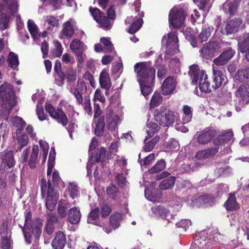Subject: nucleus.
I'll use <instances>...</instances> for the list:
<instances>
[{
  "mask_svg": "<svg viewBox=\"0 0 249 249\" xmlns=\"http://www.w3.org/2000/svg\"><path fill=\"white\" fill-rule=\"evenodd\" d=\"M134 71L138 77L141 93L146 97L152 91L156 70L151 66L149 62H142L134 65Z\"/></svg>",
  "mask_w": 249,
  "mask_h": 249,
  "instance_id": "1",
  "label": "nucleus"
},
{
  "mask_svg": "<svg viewBox=\"0 0 249 249\" xmlns=\"http://www.w3.org/2000/svg\"><path fill=\"white\" fill-rule=\"evenodd\" d=\"M89 12L93 18L99 24L100 28L106 30H110L116 18V13L114 5H111L108 9L107 14L102 12L99 9L90 7Z\"/></svg>",
  "mask_w": 249,
  "mask_h": 249,
  "instance_id": "2",
  "label": "nucleus"
},
{
  "mask_svg": "<svg viewBox=\"0 0 249 249\" xmlns=\"http://www.w3.org/2000/svg\"><path fill=\"white\" fill-rule=\"evenodd\" d=\"M189 73L192 80L193 85H197L198 81H199V88L201 91L207 93L212 90V87L208 81V75L205 71H200L197 65L194 64L190 66Z\"/></svg>",
  "mask_w": 249,
  "mask_h": 249,
  "instance_id": "3",
  "label": "nucleus"
},
{
  "mask_svg": "<svg viewBox=\"0 0 249 249\" xmlns=\"http://www.w3.org/2000/svg\"><path fill=\"white\" fill-rule=\"evenodd\" d=\"M0 98L2 107L8 111H11L16 105L13 87L8 83L5 82L0 86Z\"/></svg>",
  "mask_w": 249,
  "mask_h": 249,
  "instance_id": "4",
  "label": "nucleus"
},
{
  "mask_svg": "<svg viewBox=\"0 0 249 249\" xmlns=\"http://www.w3.org/2000/svg\"><path fill=\"white\" fill-rule=\"evenodd\" d=\"M23 233L26 242L28 244L31 243L32 234L36 238H38L41 233V230L39 225L34 226V221L32 219V215L31 212H28L25 217V222L23 226L19 225Z\"/></svg>",
  "mask_w": 249,
  "mask_h": 249,
  "instance_id": "5",
  "label": "nucleus"
},
{
  "mask_svg": "<svg viewBox=\"0 0 249 249\" xmlns=\"http://www.w3.org/2000/svg\"><path fill=\"white\" fill-rule=\"evenodd\" d=\"M175 117L174 112L164 106H161L154 112L155 120L163 127L172 125Z\"/></svg>",
  "mask_w": 249,
  "mask_h": 249,
  "instance_id": "6",
  "label": "nucleus"
},
{
  "mask_svg": "<svg viewBox=\"0 0 249 249\" xmlns=\"http://www.w3.org/2000/svg\"><path fill=\"white\" fill-rule=\"evenodd\" d=\"M45 110L49 114L50 117L55 120L63 126H66L68 123V118L62 109L55 108L52 104L45 105Z\"/></svg>",
  "mask_w": 249,
  "mask_h": 249,
  "instance_id": "7",
  "label": "nucleus"
},
{
  "mask_svg": "<svg viewBox=\"0 0 249 249\" xmlns=\"http://www.w3.org/2000/svg\"><path fill=\"white\" fill-rule=\"evenodd\" d=\"M185 14L181 8H173L170 11L169 22L173 28L179 29L184 25Z\"/></svg>",
  "mask_w": 249,
  "mask_h": 249,
  "instance_id": "8",
  "label": "nucleus"
},
{
  "mask_svg": "<svg viewBox=\"0 0 249 249\" xmlns=\"http://www.w3.org/2000/svg\"><path fill=\"white\" fill-rule=\"evenodd\" d=\"M213 30V27H203L197 38L195 35L190 33H186V38L191 42V45L195 48L197 46L198 42L202 43L203 42L206 41L210 37Z\"/></svg>",
  "mask_w": 249,
  "mask_h": 249,
  "instance_id": "9",
  "label": "nucleus"
},
{
  "mask_svg": "<svg viewBox=\"0 0 249 249\" xmlns=\"http://www.w3.org/2000/svg\"><path fill=\"white\" fill-rule=\"evenodd\" d=\"M236 96L239 98L238 105H236L235 109L240 111L245 105L249 103V85L242 84L237 89Z\"/></svg>",
  "mask_w": 249,
  "mask_h": 249,
  "instance_id": "10",
  "label": "nucleus"
},
{
  "mask_svg": "<svg viewBox=\"0 0 249 249\" xmlns=\"http://www.w3.org/2000/svg\"><path fill=\"white\" fill-rule=\"evenodd\" d=\"M165 53L173 55L178 51V38L177 31L172 32L167 35Z\"/></svg>",
  "mask_w": 249,
  "mask_h": 249,
  "instance_id": "11",
  "label": "nucleus"
},
{
  "mask_svg": "<svg viewBox=\"0 0 249 249\" xmlns=\"http://www.w3.org/2000/svg\"><path fill=\"white\" fill-rule=\"evenodd\" d=\"M219 48L220 46L218 42L210 41L200 50V54L202 58L208 60L214 56V53L217 51Z\"/></svg>",
  "mask_w": 249,
  "mask_h": 249,
  "instance_id": "12",
  "label": "nucleus"
},
{
  "mask_svg": "<svg viewBox=\"0 0 249 249\" xmlns=\"http://www.w3.org/2000/svg\"><path fill=\"white\" fill-rule=\"evenodd\" d=\"M177 82L172 76H168L163 81L161 87V93L163 95H170L175 90Z\"/></svg>",
  "mask_w": 249,
  "mask_h": 249,
  "instance_id": "13",
  "label": "nucleus"
},
{
  "mask_svg": "<svg viewBox=\"0 0 249 249\" xmlns=\"http://www.w3.org/2000/svg\"><path fill=\"white\" fill-rule=\"evenodd\" d=\"M235 53V51L230 48L223 52L218 57L213 60V62L218 66L225 65L231 59Z\"/></svg>",
  "mask_w": 249,
  "mask_h": 249,
  "instance_id": "14",
  "label": "nucleus"
},
{
  "mask_svg": "<svg viewBox=\"0 0 249 249\" xmlns=\"http://www.w3.org/2000/svg\"><path fill=\"white\" fill-rule=\"evenodd\" d=\"M219 150V147L215 146L214 147H209L205 149L199 150L196 153L195 158L198 160L213 158L218 153Z\"/></svg>",
  "mask_w": 249,
  "mask_h": 249,
  "instance_id": "15",
  "label": "nucleus"
},
{
  "mask_svg": "<svg viewBox=\"0 0 249 249\" xmlns=\"http://www.w3.org/2000/svg\"><path fill=\"white\" fill-rule=\"evenodd\" d=\"M54 77L56 84L59 86H62L64 84L66 78V74L62 71L61 62L56 60L54 67Z\"/></svg>",
  "mask_w": 249,
  "mask_h": 249,
  "instance_id": "16",
  "label": "nucleus"
},
{
  "mask_svg": "<svg viewBox=\"0 0 249 249\" xmlns=\"http://www.w3.org/2000/svg\"><path fill=\"white\" fill-rule=\"evenodd\" d=\"M151 212L156 216L162 219L168 220L171 216L170 210L162 205L152 207Z\"/></svg>",
  "mask_w": 249,
  "mask_h": 249,
  "instance_id": "17",
  "label": "nucleus"
},
{
  "mask_svg": "<svg viewBox=\"0 0 249 249\" xmlns=\"http://www.w3.org/2000/svg\"><path fill=\"white\" fill-rule=\"evenodd\" d=\"M243 23L240 18H235L229 21L226 25L225 30L227 35L237 32Z\"/></svg>",
  "mask_w": 249,
  "mask_h": 249,
  "instance_id": "18",
  "label": "nucleus"
},
{
  "mask_svg": "<svg viewBox=\"0 0 249 249\" xmlns=\"http://www.w3.org/2000/svg\"><path fill=\"white\" fill-rule=\"evenodd\" d=\"M67 243L65 234L61 231L56 232L52 243V246L54 249H63Z\"/></svg>",
  "mask_w": 249,
  "mask_h": 249,
  "instance_id": "19",
  "label": "nucleus"
},
{
  "mask_svg": "<svg viewBox=\"0 0 249 249\" xmlns=\"http://www.w3.org/2000/svg\"><path fill=\"white\" fill-rule=\"evenodd\" d=\"M216 134V131L213 129H208L204 131L197 138L198 143L201 144H206L210 142Z\"/></svg>",
  "mask_w": 249,
  "mask_h": 249,
  "instance_id": "20",
  "label": "nucleus"
},
{
  "mask_svg": "<svg viewBox=\"0 0 249 249\" xmlns=\"http://www.w3.org/2000/svg\"><path fill=\"white\" fill-rule=\"evenodd\" d=\"M119 120V117L115 115L112 109L107 110L106 115V122L109 130L113 131L115 129L118 125Z\"/></svg>",
  "mask_w": 249,
  "mask_h": 249,
  "instance_id": "21",
  "label": "nucleus"
},
{
  "mask_svg": "<svg viewBox=\"0 0 249 249\" xmlns=\"http://www.w3.org/2000/svg\"><path fill=\"white\" fill-rule=\"evenodd\" d=\"M2 163L9 168L14 166L16 161L14 159V152L12 150H7L3 152L0 155Z\"/></svg>",
  "mask_w": 249,
  "mask_h": 249,
  "instance_id": "22",
  "label": "nucleus"
},
{
  "mask_svg": "<svg viewBox=\"0 0 249 249\" xmlns=\"http://www.w3.org/2000/svg\"><path fill=\"white\" fill-rule=\"evenodd\" d=\"M224 207L227 211L232 212L239 209V206L236 201L234 193H230L227 201L224 204Z\"/></svg>",
  "mask_w": 249,
  "mask_h": 249,
  "instance_id": "23",
  "label": "nucleus"
},
{
  "mask_svg": "<svg viewBox=\"0 0 249 249\" xmlns=\"http://www.w3.org/2000/svg\"><path fill=\"white\" fill-rule=\"evenodd\" d=\"M225 75L222 71L213 69V80L212 84V88L214 90L219 88L224 80Z\"/></svg>",
  "mask_w": 249,
  "mask_h": 249,
  "instance_id": "24",
  "label": "nucleus"
},
{
  "mask_svg": "<svg viewBox=\"0 0 249 249\" xmlns=\"http://www.w3.org/2000/svg\"><path fill=\"white\" fill-rule=\"evenodd\" d=\"M242 0H235L233 2L227 0L222 5L223 11L231 15H234L238 8Z\"/></svg>",
  "mask_w": 249,
  "mask_h": 249,
  "instance_id": "25",
  "label": "nucleus"
},
{
  "mask_svg": "<svg viewBox=\"0 0 249 249\" xmlns=\"http://www.w3.org/2000/svg\"><path fill=\"white\" fill-rule=\"evenodd\" d=\"M99 83L102 88L106 90H109L111 87V82L109 74L107 71L104 69L101 72L99 76Z\"/></svg>",
  "mask_w": 249,
  "mask_h": 249,
  "instance_id": "26",
  "label": "nucleus"
},
{
  "mask_svg": "<svg viewBox=\"0 0 249 249\" xmlns=\"http://www.w3.org/2000/svg\"><path fill=\"white\" fill-rule=\"evenodd\" d=\"M81 214L80 210L76 207L71 208L68 213V220L72 224H76L80 220Z\"/></svg>",
  "mask_w": 249,
  "mask_h": 249,
  "instance_id": "27",
  "label": "nucleus"
},
{
  "mask_svg": "<svg viewBox=\"0 0 249 249\" xmlns=\"http://www.w3.org/2000/svg\"><path fill=\"white\" fill-rule=\"evenodd\" d=\"M94 123L95 124L94 129V134L97 137H101L104 133V129L105 127V117L104 116L100 117V118L93 119Z\"/></svg>",
  "mask_w": 249,
  "mask_h": 249,
  "instance_id": "28",
  "label": "nucleus"
},
{
  "mask_svg": "<svg viewBox=\"0 0 249 249\" xmlns=\"http://www.w3.org/2000/svg\"><path fill=\"white\" fill-rule=\"evenodd\" d=\"M233 134L232 131H228L217 137L214 139V144L218 146L220 145H224L229 142L232 139Z\"/></svg>",
  "mask_w": 249,
  "mask_h": 249,
  "instance_id": "29",
  "label": "nucleus"
},
{
  "mask_svg": "<svg viewBox=\"0 0 249 249\" xmlns=\"http://www.w3.org/2000/svg\"><path fill=\"white\" fill-rule=\"evenodd\" d=\"M236 80L240 82H248L249 81V67H244L239 69L235 75Z\"/></svg>",
  "mask_w": 249,
  "mask_h": 249,
  "instance_id": "30",
  "label": "nucleus"
},
{
  "mask_svg": "<svg viewBox=\"0 0 249 249\" xmlns=\"http://www.w3.org/2000/svg\"><path fill=\"white\" fill-rule=\"evenodd\" d=\"M106 192L108 197L112 200H117L120 195L119 188L114 184H110L107 187Z\"/></svg>",
  "mask_w": 249,
  "mask_h": 249,
  "instance_id": "31",
  "label": "nucleus"
},
{
  "mask_svg": "<svg viewBox=\"0 0 249 249\" xmlns=\"http://www.w3.org/2000/svg\"><path fill=\"white\" fill-rule=\"evenodd\" d=\"M62 34L67 38H71L75 34L73 25L69 21H67L63 24Z\"/></svg>",
  "mask_w": 249,
  "mask_h": 249,
  "instance_id": "32",
  "label": "nucleus"
},
{
  "mask_svg": "<svg viewBox=\"0 0 249 249\" xmlns=\"http://www.w3.org/2000/svg\"><path fill=\"white\" fill-rule=\"evenodd\" d=\"M176 180L174 176L169 177L168 178L163 179L159 184V188L162 190L170 189L174 186Z\"/></svg>",
  "mask_w": 249,
  "mask_h": 249,
  "instance_id": "33",
  "label": "nucleus"
},
{
  "mask_svg": "<svg viewBox=\"0 0 249 249\" xmlns=\"http://www.w3.org/2000/svg\"><path fill=\"white\" fill-rule=\"evenodd\" d=\"M197 200L203 204L210 206H212L215 203V198L212 194H205L200 196L198 197Z\"/></svg>",
  "mask_w": 249,
  "mask_h": 249,
  "instance_id": "34",
  "label": "nucleus"
},
{
  "mask_svg": "<svg viewBox=\"0 0 249 249\" xmlns=\"http://www.w3.org/2000/svg\"><path fill=\"white\" fill-rule=\"evenodd\" d=\"M39 148L37 145H33L32 152L29 161V166L30 168H35L37 160Z\"/></svg>",
  "mask_w": 249,
  "mask_h": 249,
  "instance_id": "35",
  "label": "nucleus"
},
{
  "mask_svg": "<svg viewBox=\"0 0 249 249\" xmlns=\"http://www.w3.org/2000/svg\"><path fill=\"white\" fill-rule=\"evenodd\" d=\"M8 66L13 70H16L19 65L18 55L14 52H10L7 60Z\"/></svg>",
  "mask_w": 249,
  "mask_h": 249,
  "instance_id": "36",
  "label": "nucleus"
},
{
  "mask_svg": "<svg viewBox=\"0 0 249 249\" xmlns=\"http://www.w3.org/2000/svg\"><path fill=\"white\" fill-rule=\"evenodd\" d=\"M27 26L33 38H36L37 37L41 36L40 34L38 33V28L33 20L29 19L27 22Z\"/></svg>",
  "mask_w": 249,
  "mask_h": 249,
  "instance_id": "37",
  "label": "nucleus"
},
{
  "mask_svg": "<svg viewBox=\"0 0 249 249\" xmlns=\"http://www.w3.org/2000/svg\"><path fill=\"white\" fill-rule=\"evenodd\" d=\"M143 20L142 18H138L131 23L128 29V33L134 34L138 31L143 24Z\"/></svg>",
  "mask_w": 249,
  "mask_h": 249,
  "instance_id": "38",
  "label": "nucleus"
},
{
  "mask_svg": "<svg viewBox=\"0 0 249 249\" xmlns=\"http://www.w3.org/2000/svg\"><path fill=\"white\" fill-rule=\"evenodd\" d=\"M162 102V96L159 93L155 92L151 99L149 106L150 108H155L160 106Z\"/></svg>",
  "mask_w": 249,
  "mask_h": 249,
  "instance_id": "39",
  "label": "nucleus"
},
{
  "mask_svg": "<svg viewBox=\"0 0 249 249\" xmlns=\"http://www.w3.org/2000/svg\"><path fill=\"white\" fill-rule=\"evenodd\" d=\"M183 112L184 116L182 117L183 124H187L191 121L192 118V110L191 107L187 105H185L183 107Z\"/></svg>",
  "mask_w": 249,
  "mask_h": 249,
  "instance_id": "40",
  "label": "nucleus"
},
{
  "mask_svg": "<svg viewBox=\"0 0 249 249\" xmlns=\"http://www.w3.org/2000/svg\"><path fill=\"white\" fill-rule=\"evenodd\" d=\"M165 165L164 160H160L157 161L153 167L148 169V172L151 174L158 173L164 169Z\"/></svg>",
  "mask_w": 249,
  "mask_h": 249,
  "instance_id": "41",
  "label": "nucleus"
},
{
  "mask_svg": "<svg viewBox=\"0 0 249 249\" xmlns=\"http://www.w3.org/2000/svg\"><path fill=\"white\" fill-rule=\"evenodd\" d=\"M59 196H47L45 205L48 210L53 211L54 210Z\"/></svg>",
  "mask_w": 249,
  "mask_h": 249,
  "instance_id": "42",
  "label": "nucleus"
},
{
  "mask_svg": "<svg viewBox=\"0 0 249 249\" xmlns=\"http://www.w3.org/2000/svg\"><path fill=\"white\" fill-rule=\"evenodd\" d=\"M122 216L121 213H115L112 214L109 219V224L114 229H117L120 226V219Z\"/></svg>",
  "mask_w": 249,
  "mask_h": 249,
  "instance_id": "43",
  "label": "nucleus"
},
{
  "mask_svg": "<svg viewBox=\"0 0 249 249\" xmlns=\"http://www.w3.org/2000/svg\"><path fill=\"white\" fill-rule=\"evenodd\" d=\"M240 51L246 50L249 48V33L243 34L240 42H239Z\"/></svg>",
  "mask_w": 249,
  "mask_h": 249,
  "instance_id": "44",
  "label": "nucleus"
},
{
  "mask_svg": "<svg viewBox=\"0 0 249 249\" xmlns=\"http://www.w3.org/2000/svg\"><path fill=\"white\" fill-rule=\"evenodd\" d=\"M18 146L17 147V151H20L29 142V138L26 134H22L18 137Z\"/></svg>",
  "mask_w": 249,
  "mask_h": 249,
  "instance_id": "45",
  "label": "nucleus"
},
{
  "mask_svg": "<svg viewBox=\"0 0 249 249\" xmlns=\"http://www.w3.org/2000/svg\"><path fill=\"white\" fill-rule=\"evenodd\" d=\"M10 20V17L5 13H2L0 16V30L4 31L7 29Z\"/></svg>",
  "mask_w": 249,
  "mask_h": 249,
  "instance_id": "46",
  "label": "nucleus"
},
{
  "mask_svg": "<svg viewBox=\"0 0 249 249\" xmlns=\"http://www.w3.org/2000/svg\"><path fill=\"white\" fill-rule=\"evenodd\" d=\"M106 153V151L105 150V148L103 147H101L100 149L93 156L95 162H103L105 159Z\"/></svg>",
  "mask_w": 249,
  "mask_h": 249,
  "instance_id": "47",
  "label": "nucleus"
},
{
  "mask_svg": "<svg viewBox=\"0 0 249 249\" xmlns=\"http://www.w3.org/2000/svg\"><path fill=\"white\" fill-rule=\"evenodd\" d=\"M100 209L98 207H96L91 209L90 212L88 215V221L89 223H92V221L97 220L99 217Z\"/></svg>",
  "mask_w": 249,
  "mask_h": 249,
  "instance_id": "48",
  "label": "nucleus"
},
{
  "mask_svg": "<svg viewBox=\"0 0 249 249\" xmlns=\"http://www.w3.org/2000/svg\"><path fill=\"white\" fill-rule=\"evenodd\" d=\"M71 89H76L79 92L83 93H86L87 90L86 83L82 78H79L77 80L76 86Z\"/></svg>",
  "mask_w": 249,
  "mask_h": 249,
  "instance_id": "49",
  "label": "nucleus"
},
{
  "mask_svg": "<svg viewBox=\"0 0 249 249\" xmlns=\"http://www.w3.org/2000/svg\"><path fill=\"white\" fill-rule=\"evenodd\" d=\"M159 137L158 136H155L150 141L145 143L144 150L146 152H150L153 150L155 145L159 140Z\"/></svg>",
  "mask_w": 249,
  "mask_h": 249,
  "instance_id": "50",
  "label": "nucleus"
},
{
  "mask_svg": "<svg viewBox=\"0 0 249 249\" xmlns=\"http://www.w3.org/2000/svg\"><path fill=\"white\" fill-rule=\"evenodd\" d=\"M70 92L76 98V104L78 105H82L84 101L83 95L85 93L79 92L76 89H71Z\"/></svg>",
  "mask_w": 249,
  "mask_h": 249,
  "instance_id": "51",
  "label": "nucleus"
},
{
  "mask_svg": "<svg viewBox=\"0 0 249 249\" xmlns=\"http://www.w3.org/2000/svg\"><path fill=\"white\" fill-rule=\"evenodd\" d=\"M8 5L12 15L18 10V4L16 0H3Z\"/></svg>",
  "mask_w": 249,
  "mask_h": 249,
  "instance_id": "52",
  "label": "nucleus"
},
{
  "mask_svg": "<svg viewBox=\"0 0 249 249\" xmlns=\"http://www.w3.org/2000/svg\"><path fill=\"white\" fill-rule=\"evenodd\" d=\"M68 208V204L66 203H60L58 204L57 212L60 217L64 218L66 217Z\"/></svg>",
  "mask_w": 249,
  "mask_h": 249,
  "instance_id": "53",
  "label": "nucleus"
},
{
  "mask_svg": "<svg viewBox=\"0 0 249 249\" xmlns=\"http://www.w3.org/2000/svg\"><path fill=\"white\" fill-rule=\"evenodd\" d=\"M67 81L69 83L74 82L77 78L76 71L73 69L69 68L67 70Z\"/></svg>",
  "mask_w": 249,
  "mask_h": 249,
  "instance_id": "54",
  "label": "nucleus"
},
{
  "mask_svg": "<svg viewBox=\"0 0 249 249\" xmlns=\"http://www.w3.org/2000/svg\"><path fill=\"white\" fill-rule=\"evenodd\" d=\"M14 124L17 128V131H21L25 127L26 123L21 117H17L14 121Z\"/></svg>",
  "mask_w": 249,
  "mask_h": 249,
  "instance_id": "55",
  "label": "nucleus"
},
{
  "mask_svg": "<svg viewBox=\"0 0 249 249\" xmlns=\"http://www.w3.org/2000/svg\"><path fill=\"white\" fill-rule=\"evenodd\" d=\"M100 42L105 45V49L108 53L112 52L113 50V47L109 39L105 37L100 38Z\"/></svg>",
  "mask_w": 249,
  "mask_h": 249,
  "instance_id": "56",
  "label": "nucleus"
},
{
  "mask_svg": "<svg viewBox=\"0 0 249 249\" xmlns=\"http://www.w3.org/2000/svg\"><path fill=\"white\" fill-rule=\"evenodd\" d=\"M139 158H140V155H139ZM155 159V155L154 153H151L148 156H146L143 160H140L139 158L138 161L141 164V166H146L149 165L151 163L152 161Z\"/></svg>",
  "mask_w": 249,
  "mask_h": 249,
  "instance_id": "57",
  "label": "nucleus"
},
{
  "mask_svg": "<svg viewBox=\"0 0 249 249\" xmlns=\"http://www.w3.org/2000/svg\"><path fill=\"white\" fill-rule=\"evenodd\" d=\"M54 43L55 47V49L53 50V54L54 57H59L61 55L62 53L63 48L62 47L61 43L58 41H55Z\"/></svg>",
  "mask_w": 249,
  "mask_h": 249,
  "instance_id": "58",
  "label": "nucleus"
},
{
  "mask_svg": "<svg viewBox=\"0 0 249 249\" xmlns=\"http://www.w3.org/2000/svg\"><path fill=\"white\" fill-rule=\"evenodd\" d=\"M46 21L53 27H58L59 25V20L53 16H48L46 18Z\"/></svg>",
  "mask_w": 249,
  "mask_h": 249,
  "instance_id": "59",
  "label": "nucleus"
},
{
  "mask_svg": "<svg viewBox=\"0 0 249 249\" xmlns=\"http://www.w3.org/2000/svg\"><path fill=\"white\" fill-rule=\"evenodd\" d=\"M68 190L69 195L73 199L77 196L79 191L77 185L71 184L69 186Z\"/></svg>",
  "mask_w": 249,
  "mask_h": 249,
  "instance_id": "60",
  "label": "nucleus"
},
{
  "mask_svg": "<svg viewBox=\"0 0 249 249\" xmlns=\"http://www.w3.org/2000/svg\"><path fill=\"white\" fill-rule=\"evenodd\" d=\"M83 108L85 110L86 112L89 115H91L92 113V107L91 106L90 100L89 98H85L84 101H83Z\"/></svg>",
  "mask_w": 249,
  "mask_h": 249,
  "instance_id": "61",
  "label": "nucleus"
},
{
  "mask_svg": "<svg viewBox=\"0 0 249 249\" xmlns=\"http://www.w3.org/2000/svg\"><path fill=\"white\" fill-rule=\"evenodd\" d=\"M111 212V208L107 204H104L101 207V213L102 217L108 216Z\"/></svg>",
  "mask_w": 249,
  "mask_h": 249,
  "instance_id": "62",
  "label": "nucleus"
},
{
  "mask_svg": "<svg viewBox=\"0 0 249 249\" xmlns=\"http://www.w3.org/2000/svg\"><path fill=\"white\" fill-rule=\"evenodd\" d=\"M93 100L94 102H95L96 100L99 101L103 103L105 102L106 98L100 89H97L95 90L94 92Z\"/></svg>",
  "mask_w": 249,
  "mask_h": 249,
  "instance_id": "63",
  "label": "nucleus"
},
{
  "mask_svg": "<svg viewBox=\"0 0 249 249\" xmlns=\"http://www.w3.org/2000/svg\"><path fill=\"white\" fill-rule=\"evenodd\" d=\"M11 241L8 236H4L1 238L2 249H10Z\"/></svg>",
  "mask_w": 249,
  "mask_h": 249,
  "instance_id": "64",
  "label": "nucleus"
}]
</instances>
